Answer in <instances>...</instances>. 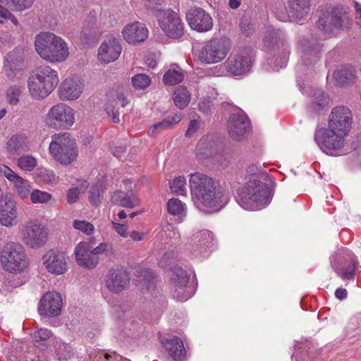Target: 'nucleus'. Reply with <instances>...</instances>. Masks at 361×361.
Wrapping results in <instances>:
<instances>
[{"label":"nucleus","instance_id":"8","mask_svg":"<svg viewBox=\"0 0 361 361\" xmlns=\"http://www.w3.org/2000/svg\"><path fill=\"white\" fill-rule=\"evenodd\" d=\"M20 239L32 249L43 247L49 239V229L37 219H29L21 226Z\"/></svg>","mask_w":361,"mask_h":361},{"label":"nucleus","instance_id":"43","mask_svg":"<svg viewBox=\"0 0 361 361\" xmlns=\"http://www.w3.org/2000/svg\"><path fill=\"white\" fill-rule=\"evenodd\" d=\"M329 98L324 92L317 91L314 93L311 108L315 112L319 113L328 105Z\"/></svg>","mask_w":361,"mask_h":361},{"label":"nucleus","instance_id":"17","mask_svg":"<svg viewBox=\"0 0 361 361\" xmlns=\"http://www.w3.org/2000/svg\"><path fill=\"white\" fill-rule=\"evenodd\" d=\"M352 120V113L348 107L336 106L331 112L328 128L347 136L351 128Z\"/></svg>","mask_w":361,"mask_h":361},{"label":"nucleus","instance_id":"13","mask_svg":"<svg viewBox=\"0 0 361 361\" xmlns=\"http://www.w3.org/2000/svg\"><path fill=\"white\" fill-rule=\"evenodd\" d=\"M230 47L224 39L213 38L198 51L199 59L205 63H215L226 58Z\"/></svg>","mask_w":361,"mask_h":361},{"label":"nucleus","instance_id":"57","mask_svg":"<svg viewBox=\"0 0 361 361\" xmlns=\"http://www.w3.org/2000/svg\"><path fill=\"white\" fill-rule=\"evenodd\" d=\"M34 3V0H16V10L21 11L30 8Z\"/></svg>","mask_w":361,"mask_h":361},{"label":"nucleus","instance_id":"40","mask_svg":"<svg viewBox=\"0 0 361 361\" xmlns=\"http://www.w3.org/2000/svg\"><path fill=\"white\" fill-rule=\"evenodd\" d=\"M184 78L182 69L179 66L170 68L164 75L163 81L167 85H174L183 81Z\"/></svg>","mask_w":361,"mask_h":361},{"label":"nucleus","instance_id":"39","mask_svg":"<svg viewBox=\"0 0 361 361\" xmlns=\"http://www.w3.org/2000/svg\"><path fill=\"white\" fill-rule=\"evenodd\" d=\"M192 242L202 244V252H206L213 248L216 240L210 231L202 230L194 235Z\"/></svg>","mask_w":361,"mask_h":361},{"label":"nucleus","instance_id":"41","mask_svg":"<svg viewBox=\"0 0 361 361\" xmlns=\"http://www.w3.org/2000/svg\"><path fill=\"white\" fill-rule=\"evenodd\" d=\"M173 102L175 105L182 109L185 108L190 103V94L184 87H178L173 93Z\"/></svg>","mask_w":361,"mask_h":361},{"label":"nucleus","instance_id":"36","mask_svg":"<svg viewBox=\"0 0 361 361\" xmlns=\"http://www.w3.org/2000/svg\"><path fill=\"white\" fill-rule=\"evenodd\" d=\"M300 47L302 52V59L306 65L316 61L319 59L321 49V44L319 42L310 43L309 41H300Z\"/></svg>","mask_w":361,"mask_h":361},{"label":"nucleus","instance_id":"34","mask_svg":"<svg viewBox=\"0 0 361 361\" xmlns=\"http://www.w3.org/2000/svg\"><path fill=\"white\" fill-rule=\"evenodd\" d=\"M334 78L339 86L353 85L357 80V71L353 66L345 65L334 72Z\"/></svg>","mask_w":361,"mask_h":361},{"label":"nucleus","instance_id":"54","mask_svg":"<svg viewBox=\"0 0 361 361\" xmlns=\"http://www.w3.org/2000/svg\"><path fill=\"white\" fill-rule=\"evenodd\" d=\"M189 246L190 251L195 257H205L212 251V250H207L206 252H202V245L195 242L190 243Z\"/></svg>","mask_w":361,"mask_h":361},{"label":"nucleus","instance_id":"63","mask_svg":"<svg viewBox=\"0 0 361 361\" xmlns=\"http://www.w3.org/2000/svg\"><path fill=\"white\" fill-rule=\"evenodd\" d=\"M348 292L346 289L338 288L335 291V296L337 299L342 300L347 298Z\"/></svg>","mask_w":361,"mask_h":361},{"label":"nucleus","instance_id":"19","mask_svg":"<svg viewBox=\"0 0 361 361\" xmlns=\"http://www.w3.org/2000/svg\"><path fill=\"white\" fill-rule=\"evenodd\" d=\"M186 18L190 27L197 32H205L213 27L212 17L201 8L191 9L187 13Z\"/></svg>","mask_w":361,"mask_h":361},{"label":"nucleus","instance_id":"26","mask_svg":"<svg viewBox=\"0 0 361 361\" xmlns=\"http://www.w3.org/2000/svg\"><path fill=\"white\" fill-rule=\"evenodd\" d=\"M0 172L8 180L13 183L15 190L21 199L27 198L31 191V185L30 182L22 177L19 176L16 173L11 170L7 166L0 167Z\"/></svg>","mask_w":361,"mask_h":361},{"label":"nucleus","instance_id":"12","mask_svg":"<svg viewBox=\"0 0 361 361\" xmlns=\"http://www.w3.org/2000/svg\"><path fill=\"white\" fill-rule=\"evenodd\" d=\"M170 283V293L178 301L184 302L194 294V288L189 284L190 274L181 267H174Z\"/></svg>","mask_w":361,"mask_h":361},{"label":"nucleus","instance_id":"49","mask_svg":"<svg viewBox=\"0 0 361 361\" xmlns=\"http://www.w3.org/2000/svg\"><path fill=\"white\" fill-rule=\"evenodd\" d=\"M134 87L139 90H144L151 83L150 78L146 74H137L131 79Z\"/></svg>","mask_w":361,"mask_h":361},{"label":"nucleus","instance_id":"20","mask_svg":"<svg viewBox=\"0 0 361 361\" xmlns=\"http://www.w3.org/2000/svg\"><path fill=\"white\" fill-rule=\"evenodd\" d=\"M61 307V295L55 291L47 292L39 300L38 311L41 315L56 317L60 314Z\"/></svg>","mask_w":361,"mask_h":361},{"label":"nucleus","instance_id":"44","mask_svg":"<svg viewBox=\"0 0 361 361\" xmlns=\"http://www.w3.org/2000/svg\"><path fill=\"white\" fill-rule=\"evenodd\" d=\"M55 348L56 357L59 360H68L73 355L72 347L69 344L56 342Z\"/></svg>","mask_w":361,"mask_h":361},{"label":"nucleus","instance_id":"1","mask_svg":"<svg viewBox=\"0 0 361 361\" xmlns=\"http://www.w3.org/2000/svg\"><path fill=\"white\" fill-rule=\"evenodd\" d=\"M189 183L192 199L200 210L212 212L223 207L224 192L219 181L196 172L190 175Z\"/></svg>","mask_w":361,"mask_h":361},{"label":"nucleus","instance_id":"31","mask_svg":"<svg viewBox=\"0 0 361 361\" xmlns=\"http://www.w3.org/2000/svg\"><path fill=\"white\" fill-rule=\"evenodd\" d=\"M4 69L9 79L14 77V71L18 70V66L23 62V50L16 48L8 53L5 56Z\"/></svg>","mask_w":361,"mask_h":361},{"label":"nucleus","instance_id":"50","mask_svg":"<svg viewBox=\"0 0 361 361\" xmlns=\"http://www.w3.org/2000/svg\"><path fill=\"white\" fill-rule=\"evenodd\" d=\"M36 165V159L30 155L20 157L18 160V166L25 171H31Z\"/></svg>","mask_w":361,"mask_h":361},{"label":"nucleus","instance_id":"9","mask_svg":"<svg viewBox=\"0 0 361 361\" xmlns=\"http://www.w3.org/2000/svg\"><path fill=\"white\" fill-rule=\"evenodd\" d=\"M49 149L56 160L65 165L71 164L78 156L75 143L68 133L53 135Z\"/></svg>","mask_w":361,"mask_h":361},{"label":"nucleus","instance_id":"58","mask_svg":"<svg viewBox=\"0 0 361 361\" xmlns=\"http://www.w3.org/2000/svg\"><path fill=\"white\" fill-rule=\"evenodd\" d=\"M79 190L78 188H73L68 190L67 193V201L69 204H73L78 200Z\"/></svg>","mask_w":361,"mask_h":361},{"label":"nucleus","instance_id":"42","mask_svg":"<svg viewBox=\"0 0 361 361\" xmlns=\"http://www.w3.org/2000/svg\"><path fill=\"white\" fill-rule=\"evenodd\" d=\"M52 336V333L48 329L41 328L34 332L32 340L37 346H47L49 339Z\"/></svg>","mask_w":361,"mask_h":361},{"label":"nucleus","instance_id":"21","mask_svg":"<svg viewBox=\"0 0 361 361\" xmlns=\"http://www.w3.org/2000/svg\"><path fill=\"white\" fill-rule=\"evenodd\" d=\"M92 240L80 242L75 248V260L82 267L94 269L99 263V257L92 252Z\"/></svg>","mask_w":361,"mask_h":361},{"label":"nucleus","instance_id":"33","mask_svg":"<svg viewBox=\"0 0 361 361\" xmlns=\"http://www.w3.org/2000/svg\"><path fill=\"white\" fill-rule=\"evenodd\" d=\"M161 343L166 352L174 360L180 359L185 353L183 343L177 336L163 338Z\"/></svg>","mask_w":361,"mask_h":361},{"label":"nucleus","instance_id":"23","mask_svg":"<svg viewBox=\"0 0 361 361\" xmlns=\"http://www.w3.org/2000/svg\"><path fill=\"white\" fill-rule=\"evenodd\" d=\"M250 126L247 116L243 114H233L228 121L229 136L234 140H240Z\"/></svg>","mask_w":361,"mask_h":361},{"label":"nucleus","instance_id":"45","mask_svg":"<svg viewBox=\"0 0 361 361\" xmlns=\"http://www.w3.org/2000/svg\"><path fill=\"white\" fill-rule=\"evenodd\" d=\"M169 184L173 192L178 195H186V179L184 176H178L176 177Z\"/></svg>","mask_w":361,"mask_h":361},{"label":"nucleus","instance_id":"10","mask_svg":"<svg viewBox=\"0 0 361 361\" xmlns=\"http://www.w3.org/2000/svg\"><path fill=\"white\" fill-rule=\"evenodd\" d=\"M75 110L65 103L56 104L46 114V124L55 130H68L75 121Z\"/></svg>","mask_w":361,"mask_h":361},{"label":"nucleus","instance_id":"25","mask_svg":"<svg viewBox=\"0 0 361 361\" xmlns=\"http://www.w3.org/2000/svg\"><path fill=\"white\" fill-rule=\"evenodd\" d=\"M42 263L48 272L55 275L63 274L67 271L66 258L61 252H47L42 257Z\"/></svg>","mask_w":361,"mask_h":361},{"label":"nucleus","instance_id":"62","mask_svg":"<svg viewBox=\"0 0 361 361\" xmlns=\"http://www.w3.org/2000/svg\"><path fill=\"white\" fill-rule=\"evenodd\" d=\"M111 151L114 157L121 159L126 152V147L123 145L111 147Z\"/></svg>","mask_w":361,"mask_h":361},{"label":"nucleus","instance_id":"3","mask_svg":"<svg viewBox=\"0 0 361 361\" xmlns=\"http://www.w3.org/2000/svg\"><path fill=\"white\" fill-rule=\"evenodd\" d=\"M272 195L267 183L254 179L247 181L238 192L237 202L247 210H258L267 207Z\"/></svg>","mask_w":361,"mask_h":361},{"label":"nucleus","instance_id":"5","mask_svg":"<svg viewBox=\"0 0 361 361\" xmlns=\"http://www.w3.org/2000/svg\"><path fill=\"white\" fill-rule=\"evenodd\" d=\"M262 48L267 52L274 51L276 68L286 66L289 56V46L286 42L284 32L273 27H268L264 32Z\"/></svg>","mask_w":361,"mask_h":361},{"label":"nucleus","instance_id":"55","mask_svg":"<svg viewBox=\"0 0 361 361\" xmlns=\"http://www.w3.org/2000/svg\"><path fill=\"white\" fill-rule=\"evenodd\" d=\"M90 240H92V252L95 257H98V255L102 253H108L111 251V244L102 243L97 247H94V239L92 238Z\"/></svg>","mask_w":361,"mask_h":361},{"label":"nucleus","instance_id":"52","mask_svg":"<svg viewBox=\"0 0 361 361\" xmlns=\"http://www.w3.org/2000/svg\"><path fill=\"white\" fill-rule=\"evenodd\" d=\"M73 226L74 228L87 234L90 235L94 230V226L85 220H75L73 222Z\"/></svg>","mask_w":361,"mask_h":361},{"label":"nucleus","instance_id":"51","mask_svg":"<svg viewBox=\"0 0 361 361\" xmlns=\"http://www.w3.org/2000/svg\"><path fill=\"white\" fill-rule=\"evenodd\" d=\"M168 212L172 215H179L184 212V204L178 199L169 200L167 204Z\"/></svg>","mask_w":361,"mask_h":361},{"label":"nucleus","instance_id":"2","mask_svg":"<svg viewBox=\"0 0 361 361\" xmlns=\"http://www.w3.org/2000/svg\"><path fill=\"white\" fill-rule=\"evenodd\" d=\"M35 47L39 56L51 63H62L69 56V49L65 40L50 32L38 34Z\"/></svg>","mask_w":361,"mask_h":361},{"label":"nucleus","instance_id":"4","mask_svg":"<svg viewBox=\"0 0 361 361\" xmlns=\"http://www.w3.org/2000/svg\"><path fill=\"white\" fill-rule=\"evenodd\" d=\"M58 73L49 66H40L29 77L27 87L31 96L42 99L49 96L59 84Z\"/></svg>","mask_w":361,"mask_h":361},{"label":"nucleus","instance_id":"32","mask_svg":"<svg viewBox=\"0 0 361 361\" xmlns=\"http://www.w3.org/2000/svg\"><path fill=\"white\" fill-rule=\"evenodd\" d=\"M218 144L211 136L203 137L196 146V152L203 157H214L216 160L220 162L219 159V154L217 153Z\"/></svg>","mask_w":361,"mask_h":361},{"label":"nucleus","instance_id":"30","mask_svg":"<svg viewBox=\"0 0 361 361\" xmlns=\"http://www.w3.org/2000/svg\"><path fill=\"white\" fill-rule=\"evenodd\" d=\"M311 0H289L288 16L299 23L310 11Z\"/></svg>","mask_w":361,"mask_h":361},{"label":"nucleus","instance_id":"18","mask_svg":"<svg viewBox=\"0 0 361 361\" xmlns=\"http://www.w3.org/2000/svg\"><path fill=\"white\" fill-rule=\"evenodd\" d=\"M130 282L128 273L119 268L111 269L104 277V286L107 290L115 294H118L125 290Z\"/></svg>","mask_w":361,"mask_h":361},{"label":"nucleus","instance_id":"16","mask_svg":"<svg viewBox=\"0 0 361 361\" xmlns=\"http://www.w3.org/2000/svg\"><path fill=\"white\" fill-rule=\"evenodd\" d=\"M254 59L250 49H245L232 53L225 62L228 72L234 75H242L248 73L253 65Z\"/></svg>","mask_w":361,"mask_h":361},{"label":"nucleus","instance_id":"56","mask_svg":"<svg viewBox=\"0 0 361 361\" xmlns=\"http://www.w3.org/2000/svg\"><path fill=\"white\" fill-rule=\"evenodd\" d=\"M113 228L121 236L126 238L128 235L127 231V226L125 224H121L112 221Z\"/></svg>","mask_w":361,"mask_h":361},{"label":"nucleus","instance_id":"14","mask_svg":"<svg viewBox=\"0 0 361 361\" xmlns=\"http://www.w3.org/2000/svg\"><path fill=\"white\" fill-rule=\"evenodd\" d=\"M345 137L329 128H322L315 132L314 140L322 151L332 154V151L344 146Z\"/></svg>","mask_w":361,"mask_h":361},{"label":"nucleus","instance_id":"37","mask_svg":"<svg viewBox=\"0 0 361 361\" xmlns=\"http://www.w3.org/2000/svg\"><path fill=\"white\" fill-rule=\"evenodd\" d=\"M183 118L180 113L168 116L163 121L153 124L148 130V135L155 136L160 132L169 129L178 124Z\"/></svg>","mask_w":361,"mask_h":361},{"label":"nucleus","instance_id":"27","mask_svg":"<svg viewBox=\"0 0 361 361\" xmlns=\"http://www.w3.org/2000/svg\"><path fill=\"white\" fill-rule=\"evenodd\" d=\"M108 100L105 105V110L107 114L111 117V120L115 123L120 122L119 114L116 107L120 104L122 107H125L128 101L123 92L116 90H111L107 94Z\"/></svg>","mask_w":361,"mask_h":361},{"label":"nucleus","instance_id":"46","mask_svg":"<svg viewBox=\"0 0 361 361\" xmlns=\"http://www.w3.org/2000/svg\"><path fill=\"white\" fill-rule=\"evenodd\" d=\"M164 0H146L145 6L149 13L158 19L159 16L166 10L164 9Z\"/></svg>","mask_w":361,"mask_h":361},{"label":"nucleus","instance_id":"59","mask_svg":"<svg viewBox=\"0 0 361 361\" xmlns=\"http://www.w3.org/2000/svg\"><path fill=\"white\" fill-rule=\"evenodd\" d=\"M240 27L242 31V32L245 36H250L253 32V26L247 22V20H242L240 24Z\"/></svg>","mask_w":361,"mask_h":361},{"label":"nucleus","instance_id":"15","mask_svg":"<svg viewBox=\"0 0 361 361\" xmlns=\"http://www.w3.org/2000/svg\"><path fill=\"white\" fill-rule=\"evenodd\" d=\"M159 25L165 35L171 39H180L184 34V24L179 15L171 9H166L159 16Z\"/></svg>","mask_w":361,"mask_h":361},{"label":"nucleus","instance_id":"24","mask_svg":"<svg viewBox=\"0 0 361 361\" xmlns=\"http://www.w3.org/2000/svg\"><path fill=\"white\" fill-rule=\"evenodd\" d=\"M120 40L114 37L106 39L98 50L99 60L104 63L116 61L121 53Z\"/></svg>","mask_w":361,"mask_h":361},{"label":"nucleus","instance_id":"47","mask_svg":"<svg viewBox=\"0 0 361 361\" xmlns=\"http://www.w3.org/2000/svg\"><path fill=\"white\" fill-rule=\"evenodd\" d=\"M104 188L102 184H95L89 192V200L93 205L101 203L103 199Z\"/></svg>","mask_w":361,"mask_h":361},{"label":"nucleus","instance_id":"29","mask_svg":"<svg viewBox=\"0 0 361 361\" xmlns=\"http://www.w3.org/2000/svg\"><path fill=\"white\" fill-rule=\"evenodd\" d=\"M17 207L12 199L5 200L0 206V223L1 225L11 227L17 224Z\"/></svg>","mask_w":361,"mask_h":361},{"label":"nucleus","instance_id":"64","mask_svg":"<svg viewBox=\"0 0 361 361\" xmlns=\"http://www.w3.org/2000/svg\"><path fill=\"white\" fill-rule=\"evenodd\" d=\"M355 18L357 19V23L361 27V4L359 3L355 4Z\"/></svg>","mask_w":361,"mask_h":361},{"label":"nucleus","instance_id":"48","mask_svg":"<svg viewBox=\"0 0 361 361\" xmlns=\"http://www.w3.org/2000/svg\"><path fill=\"white\" fill-rule=\"evenodd\" d=\"M30 197L33 204H45L51 200L52 196L46 191L36 189L30 192Z\"/></svg>","mask_w":361,"mask_h":361},{"label":"nucleus","instance_id":"38","mask_svg":"<svg viewBox=\"0 0 361 361\" xmlns=\"http://www.w3.org/2000/svg\"><path fill=\"white\" fill-rule=\"evenodd\" d=\"M27 149V137L25 135H14L9 138L6 143V150L10 154H17Z\"/></svg>","mask_w":361,"mask_h":361},{"label":"nucleus","instance_id":"61","mask_svg":"<svg viewBox=\"0 0 361 361\" xmlns=\"http://www.w3.org/2000/svg\"><path fill=\"white\" fill-rule=\"evenodd\" d=\"M145 277V280L147 281V287L149 288L150 287L154 286V272L151 269H145L142 271V274Z\"/></svg>","mask_w":361,"mask_h":361},{"label":"nucleus","instance_id":"53","mask_svg":"<svg viewBox=\"0 0 361 361\" xmlns=\"http://www.w3.org/2000/svg\"><path fill=\"white\" fill-rule=\"evenodd\" d=\"M20 94V89L17 86H12L9 87L6 92L7 99L9 104L16 105L19 101V96Z\"/></svg>","mask_w":361,"mask_h":361},{"label":"nucleus","instance_id":"11","mask_svg":"<svg viewBox=\"0 0 361 361\" xmlns=\"http://www.w3.org/2000/svg\"><path fill=\"white\" fill-rule=\"evenodd\" d=\"M331 267L343 280H353L357 261L354 254L347 248L338 249L330 257Z\"/></svg>","mask_w":361,"mask_h":361},{"label":"nucleus","instance_id":"35","mask_svg":"<svg viewBox=\"0 0 361 361\" xmlns=\"http://www.w3.org/2000/svg\"><path fill=\"white\" fill-rule=\"evenodd\" d=\"M111 202L123 207L133 209L140 204V200L135 192L130 190L124 193L116 191L111 195Z\"/></svg>","mask_w":361,"mask_h":361},{"label":"nucleus","instance_id":"6","mask_svg":"<svg viewBox=\"0 0 361 361\" xmlns=\"http://www.w3.org/2000/svg\"><path fill=\"white\" fill-rule=\"evenodd\" d=\"M0 262L3 269L10 273L22 272L29 265L24 247L14 242L4 245L0 253Z\"/></svg>","mask_w":361,"mask_h":361},{"label":"nucleus","instance_id":"22","mask_svg":"<svg viewBox=\"0 0 361 361\" xmlns=\"http://www.w3.org/2000/svg\"><path fill=\"white\" fill-rule=\"evenodd\" d=\"M83 87V82L80 78L77 76L67 78L59 87V97L63 101L75 100L80 96Z\"/></svg>","mask_w":361,"mask_h":361},{"label":"nucleus","instance_id":"60","mask_svg":"<svg viewBox=\"0 0 361 361\" xmlns=\"http://www.w3.org/2000/svg\"><path fill=\"white\" fill-rule=\"evenodd\" d=\"M200 128V123L197 120L190 121L188 130L185 132L186 137H190Z\"/></svg>","mask_w":361,"mask_h":361},{"label":"nucleus","instance_id":"28","mask_svg":"<svg viewBox=\"0 0 361 361\" xmlns=\"http://www.w3.org/2000/svg\"><path fill=\"white\" fill-rule=\"evenodd\" d=\"M123 36L129 44H136L144 42L148 37L146 26L139 22H135L124 27Z\"/></svg>","mask_w":361,"mask_h":361},{"label":"nucleus","instance_id":"7","mask_svg":"<svg viewBox=\"0 0 361 361\" xmlns=\"http://www.w3.org/2000/svg\"><path fill=\"white\" fill-rule=\"evenodd\" d=\"M350 24V18L345 12L338 8H330L319 16L316 27L321 32L319 38L324 39L330 37L334 30H343Z\"/></svg>","mask_w":361,"mask_h":361}]
</instances>
